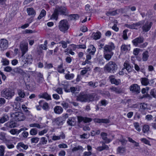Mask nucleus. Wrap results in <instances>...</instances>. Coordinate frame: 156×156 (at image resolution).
Here are the masks:
<instances>
[{"mask_svg":"<svg viewBox=\"0 0 156 156\" xmlns=\"http://www.w3.org/2000/svg\"><path fill=\"white\" fill-rule=\"evenodd\" d=\"M55 9L61 15H65L67 12L66 9L65 7H57Z\"/></svg>","mask_w":156,"mask_h":156,"instance_id":"obj_16","label":"nucleus"},{"mask_svg":"<svg viewBox=\"0 0 156 156\" xmlns=\"http://www.w3.org/2000/svg\"><path fill=\"white\" fill-rule=\"evenodd\" d=\"M97 96L95 94H86V98L87 101L86 102H92L94 100H97L98 98H97Z\"/></svg>","mask_w":156,"mask_h":156,"instance_id":"obj_9","label":"nucleus"},{"mask_svg":"<svg viewBox=\"0 0 156 156\" xmlns=\"http://www.w3.org/2000/svg\"><path fill=\"white\" fill-rule=\"evenodd\" d=\"M149 57V53L147 51H144L142 54V59L143 61H147Z\"/></svg>","mask_w":156,"mask_h":156,"instance_id":"obj_25","label":"nucleus"},{"mask_svg":"<svg viewBox=\"0 0 156 156\" xmlns=\"http://www.w3.org/2000/svg\"><path fill=\"white\" fill-rule=\"evenodd\" d=\"M67 123L69 125L73 126L76 124V119L74 117L69 118L67 121Z\"/></svg>","mask_w":156,"mask_h":156,"instance_id":"obj_26","label":"nucleus"},{"mask_svg":"<svg viewBox=\"0 0 156 156\" xmlns=\"http://www.w3.org/2000/svg\"><path fill=\"white\" fill-rule=\"evenodd\" d=\"M12 69L11 67L9 66H7L5 67L4 69V71L6 72H10L12 70Z\"/></svg>","mask_w":156,"mask_h":156,"instance_id":"obj_64","label":"nucleus"},{"mask_svg":"<svg viewBox=\"0 0 156 156\" xmlns=\"http://www.w3.org/2000/svg\"><path fill=\"white\" fill-rule=\"evenodd\" d=\"M106 52H104V57L108 61L110 60L113 54V53L111 52L110 53H106Z\"/></svg>","mask_w":156,"mask_h":156,"instance_id":"obj_36","label":"nucleus"},{"mask_svg":"<svg viewBox=\"0 0 156 156\" xmlns=\"http://www.w3.org/2000/svg\"><path fill=\"white\" fill-rule=\"evenodd\" d=\"M42 108L46 111H48L50 109V107L48 103L47 102L44 103L43 105Z\"/></svg>","mask_w":156,"mask_h":156,"instance_id":"obj_45","label":"nucleus"},{"mask_svg":"<svg viewBox=\"0 0 156 156\" xmlns=\"http://www.w3.org/2000/svg\"><path fill=\"white\" fill-rule=\"evenodd\" d=\"M11 117L16 120L22 121L25 119L23 114L21 112H16L11 114Z\"/></svg>","mask_w":156,"mask_h":156,"instance_id":"obj_5","label":"nucleus"},{"mask_svg":"<svg viewBox=\"0 0 156 156\" xmlns=\"http://www.w3.org/2000/svg\"><path fill=\"white\" fill-rule=\"evenodd\" d=\"M46 14V12L44 9H42L40 13V15L38 17V19L39 20L41 19L42 17L45 16Z\"/></svg>","mask_w":156,"mask_h":156,"instance_id":"obj_44","label":"nucleus"},{"mask_svg":"<svg viewBox=\"0 0 156 156\" xmlns=\"http://www.w3.org/2000/svg\"><path fill=\"white\" fill-rule=\"evenodd\" d=\"M20 48L22 53V56H23L28 51V43L25 41L22 42L20 44Z\"/></svg>","mask_w":156,"mask_h":156,"instance_id":"obj_6","label":"nucleus"},{"mask_svg":"<svg viewBox=\"0 0 156 156\" xmlns=\"http://www.w3.org/2000/svg\"><path fill=\"white\" fill-rule=\"evenodd\" d=\"M54 111L56 114H60L63 112V109L61 107L57 106L55 107Z\"/></svg>","mask_w":156,"mask_h":156,"instance_id":"obj_28","label":"nucleus"},{"mask_svg":"<svg viewBox=\"0 0 156 156\" xmlns=\"http://www.w3.org/2000/svg\"><path fill=\"white\" fill-rule=\"evenodd\" d=\"M59 13L58 11L55 9L54 10L53 13L51 16V18L52 19H55L57 20L58 19V16Z\"/></svg>","mask_w":156,"mask_h":156,"instance_id":"obj_37","label":"nucleus"},{"mask_svg":"<svg viewBox=\"0 0 156 156\" xmlns=\"http://www.w3.org/2000/svg\"><path fill=\"white\" fill-rule=\"evenodd\" d=\"M115 48L114 44L112 42L109 43L108 44L106 45L104 48V52H111L112 50H114Z\"/></svg>","mask_w":156,"mask_h":156,"instance_id":"obj_7","label":"nucleus"},{"mask_svg":"<svg viewBox=\"0 0 156 156\" xmlns=\"http://www.w3.org/2000/svg\"><path fill=\"white\" fill-rule=\"evenodd\" d=\"M150 94L151 95L156 98V89L151 90L150 91Z\"/></svg>","mask_w":156,"mask_h":156,"instance_id":"obj_55","label":"nucleus"},{"mask_svg":"<svg viewBox=\"0 0 156 156\" xmlns=\"http://www.w3.org/2000/svg\"><path fill=\"white\" fill-rule=\"evenodd\" d=\"M90 70V68L89 67H85L80 72V74L82 75H83L86 74L88 71Z\"/></svg>","mask_w":156,"mask_h":156,"instance_id":"obj_49","label":"nucleus"},{"mask_svg":"<svg viewBox=\"0 0 156 156\" xmlns=\"http://www.w3.org/2000/svg\"><path fill=\"white\" fill-rule=\"evenodd\" d=\"M15 95L14 90L7 88L3 89L1 92V95L7 99H11Z\"/></svg>","mask_w":156,"mask_h":156,"instance_id":"obj_1","label":"nucleus"},{"mask_svg":"<svg viewBox=\"0 0 156 156\" xmlns=\"http://www.w3.org/2000/svg\"><path fill=\"white\" fill-rule=\"evenodd\" d=\"M100 133V131L99 130H93L91 132V136H94L96 135H99Z\"/></svg>","mask_w":156,"mask_h":156,"instance_id":"obj_56","label":"nucleus"},{"mask_svg":"<svg viewBox=\"0 0 156 156\" xmlns=\"http://www.w3.org/2000/svg\"><path fill=\"white\" fill-rule=\"evenodd\" d=\"M124 67L122 69V70L126 69L128 72H130L132 71V68L128 61H126L123 65Z\"/></svg>","mask_w":156,"mask_h":156,"instance_id":"obj_18","label":"nucleus"},{"mask_svg":"<svg viewBox=\"0 0 156 156\" xmlns=\"http://www.w3.org/2000/svg\"><path fill=\"white\" fill-rule=\"evenodd\" d=\"M6 102L5 99L3 98H0V107L3 105Z\"/></svg>","mask_w":156,"mask_h":156,"instance_id":"obj_58","label":"nucleus"},{"mask_svg":"<svg viewBox=\"0 0 156 156\" xmlns=\"http://www.w3.org/2000/svg\"><path fill=\"white\" fill-rule=\"evenodd\" d=\"M94 122L98 123H108L110 121L109 119H94Z\"/></svg>","mask_w":156,"mask_h":156,"instance_id":"obj_24","label":"nucleus"},{"mask_svg":"<svg viewBox=\"0 0 156 156\" xmlns=\"http://www.w3.org/2000/svg\"><path fill=\"white\" fill-rule=\"evenodd\" d=\"M65 77L66 79L71 80L74 77V75L73 73L69 74L68 73L65 75Z\"/></svg>","mask_w":156,"mask_h":156,"instance_id":"obj_39","label":"nucleus"},{"mask_svg":"<svg viewBox=\"0 0 156 156\" xmlns=\"http://www.w3.org/2000/svg\"><path fill=\"white\" fill-rule=\"evenodd\" d=\"M17 93L19 96L24 98L25 96V94L23 90L21 89H18Z\"/></svg>","mask_w":156,"mask_h":156,"instance_id":"obj_38","label":"nucleus"},{"mask_svg":"<svg viewBox=\"0 0 156 156\" xmlns=\"http://www.w3.org/2000/svg\"><path fill=\"white\" fill-rule=\"evenodd\" d=\"M69 27V23L66 20H62L59 23V29L62 32H65L68 29Z\"/></svg>","mask_w":156,"mask_h":156,"instance_id":"obj_4","label":"nucleus"},{"mask_svg":"<svg viewBox=\"0 0 156 156\" xmlns=\"http://www.w3.org/2000/svg\"><path fill=\"white\" fill-rule=\"evenodd\" d=\"M130 45H126L125 44H123L121 47V51H127L130 50Z\"/></svg>","mask_w":156,"mask_h":156,"instance_id":"obj_34","label":"nucleus"},{"mask_svg":"<svg viewBox=\"0 0 156 156\" xmlns=\"http://www.w3.org/2000/svg\"><path fill=\"white\" fill-rule=\"evenodd\" d=\"M149 129V127L148 125H145L144 126L143 129V131L144 133H147Z\"/></svg>","mask_w":156,"mask_h":156,"instance_id":"obj_51","label":"nucleus"},{"mask_svg":"<svg viewBox=\"0 0 156 156\" xmlns=\"http://www.w3.org/2000/svg\"><path fill=\"white\" fill-rule=\"evenodd\" d=\"M109 79L112 83L116 85H118L121 83V80L120 79L117 80L115 79L113 76H109Z\"/></svg>","mask_w":156,"mask_h":156,"instance_id":"obj_19","label":"nucleus"},{"mask_svg":"<svg viewBox=\"0 0 156 156\" xmlns=\"http://www.w3.org/2000/svg\"><path fill=\"white\" fill-rule=\"evenodd\" d=\"M57 71L58 72L60 73H62L64 72L65 70L63 68L62 66L60 65L58 66Z\"/></svg>","mask_w":156,"mask_h":156,"instance_id":"obj_59","label":"nucleus"},{"mask_svg":"<svg viewBox=\"0 0 156 156\" xmlns=\"http://www.w3.org/2000/svg\"><path fill=\"white\" fill-rule=\"evenodd\" d=\"M4 126L8 128H11L16 126V123L13 121H10L5 124Z\"/></svg>","mask_w":156,"mask_h":156,"instance_id":"obj_22","label":"nucleus"},{"mask_svg":"<svg viewBox=\"0 0 156 156\" xmlns=\"http://www.w3.org/2000/svg\"><path fill=\"white\" fill-rule=\"evenodd\" d=\"M140 80L142 84L143 85L147 86L149 84V80L146 77L142 78Z\"/></svg>","mask_w":156,"mask_h":156,"instance_id":"obj_31","label":"nucleus"},{"mask_svg":"<svg viewBox=\"0 0 156 156\" xmlns=\"http://www.w3.org/2000/svg\"><path fill=\"white\" fill-rule=\"evenodd\" d=\"M144 40V39L143 37H139L133 40L132 41V42L134 46L138 47L140 44L143 42Z\"/></svg>","mask_w":156,"mask_h":156,"instance_id":"obj_12","label":"nucleus"},{"mask_svg":"<svg viewBox=\"0 0 156 156\" xmlns=\"http://www.w3.org/2000/svg\"><path fill=\"white\" fill-rule=\"evenodd\" d=\"M129 90L132 93L138 94L140 92V86L137 84H132L129 87Z\"/></svg>","mask_w":156,"mask_h":156,"instance_id":"obj_8","label":"nucleus"},{"mask_svg":"<svg viewBox=\"0 0 156 156\" xmlns=\"http://www.w3.org/2000/svg\"><path fill=\"white\" fill-rule=\"evenodd\" d=\"M141 24V22H140L131 24H125V26L127 28L131 29H137Z\"/></svg>","mask_w":156,"mask_h":156,"instance_id":"obj_11","label":"nucleus"},{"mask_svg":"<svg viewBox=\"0 0 156 156\" xmlns=\"http://www.w3.org/2000/svg\"><path fill=\"white\" fill-rule=\"evenodd\" d=\"M65 138L64 134L62 133L59 136H53L52 139L54 140H56L61 139H64Z\"/></svg>","mask_w":156,"mask_h":156,"instance_id":"obj_30","label":"nucleus"},{"mask_svg":"<svg viewBox=\"0 0 156 156\" xmlns=\"http://www.w3.org/2000/svg\"><path fill=\"white\" fill-rule=\"evenodd\" d=\"M61 105L63 107V108L66 109L69 107V105L67 102L65 101H63L61 104Z\"/></svg>","mask_w":156,"mask_h":156,"instance_id":"obj_53","label":"nucleus"},{"mask_svg":"<svg viewBox=\"0 0 156 156\" xmlns=\"http://www.w3.org/2000/svg\"><path fill=\"white\" fill-rule=\"evenodd\" d=\"M70 18L72 20H76L79 19V16L77 14H71L69 16Z\"/></svg>","mask_w":156,"mask_h":156,"instance_id":"obj_40","label":"nucleus"},{"mask_svg":"<svg viewBox=\"0 0 156 156\" xmlns=\"http://www.w3.org/2000/svg\"><path fill=\"white\" fill-rule=\"evenodd\" d=\"M59 43L62 44V47L64 48H66L67 47V43L64 41H61Z\"/></svg>","mask_w":156,"mask_h":156,"instance_id":"obj_62","label":"nucleus"},{"mask_svg":"<svg viewBox=\"0 0 156 156\" xmlns=\"http://www.w3.org/2000/svg\"><path fill=\"white\" fill-rule=\"evenodd\" d=\"M117 152L120 154H123L125 152L124 147H119L117 150Z\"/></svg>","mask_w":156,"mask_h":156,"instance_id":"obj_46","label":"nucleus"},{"mask_svg":"<svg viewBox=\"0 0 156 156\" xmlns=\"http://www.w3.org/2000/svg\"><path fill=\"white\" fill-rule=\"evenodd\" d=\"M27 11L28 14L29 15H31L34 16L35 15V12L33 8H27Z\"/></svg>","mask_w":156,"mask_h":156,"instance_id":"obj_35","label":"nucleus"},{"mask_svg":"<svg viewBox=\"0 0 156 156\" xmlns=\"http://www.w3.org/2000/svg\"><path fill=\"white\" fill-rule=\"evenodd\" d=\"M76 100L80 102H86V101H87L86 98V94H85L83 93H80L76 97Z\"/></svg>","mask_w":156,"mask_h":156,"instance_id":"obj_14","label":"nucleus"},{"mask_svg":"<svg viewBox=\"0 0 156 156\" xmlns=\"http://www.w3.org/2000/svg\"><path fill=\"white\" fill-rule=\"evenodd\" d=\"M53 90L56 92L58 94H63L62 89L61 87H58L56 89L54 88Z\"/></svg>","mask_w":156,"mask_h":156,"instance_id":"obj_50","label":"nucleus"},{"mask_svg":"<svg viewBox=\"0 0 156 156\" xmlns=\"http://www.w3.org/2000/svg\"><path fill=\"white\" fill-rule=\"evenodd\" d=\"M9 116L6 114L4 115L0 119V123H3L9 120Z\"/></svg>","mask_w":156,"mask_h":156,"instance_id":"obj_33","label":"nucleus"},{"mask_svg":"<svg viewBox=\"0 0 156 156\" xmlns=\"http://www.w3.org/2000/svg\"><path fill=\"white\" fill-rule=\"evenodd\" d=\"M12 105L13 106V109L16 111L19 109L20 107V104L18 103H14V104Z\"/></svg>","mask_w":156,"mask_h":156,"instance_id":"obj_47","label":"nucleus"},{"mask_svg":"<svg viewBox=\"0 0 156 156\" xmlns=\"http://www.w3.org/2000/svg\"><path fill=\"white\" fill-rule=\"evenodd\" d=\"M117 10L113 11H109L106 13V14L108 16H115L117 14Z\"/></svg>","mask_w":156,"mask_h":156,"instance_id":"obj_41","label":"nucleus"},{"mask_svg":"<svg viewBox=\"0 0 156 156\" xmlns=\"http://www.w3.org/2000/svg\"><path fill=\"white\" fill-rule=\"evenodd\" d=\"M38 97L40 98H43L48 100H51V96L46 92L41 94L39 95Z\"/></svg>","mask_w":156,"mask_h":156,"instance_id":"obj_20","label":"nucleus"},{"mask_svg":"<svg viewBox=\"0 0 156 156\" xmlns=\"http://www.w3.org/2000/svg\"><path fill=\"white\" fill-rule=\"evenodd\" d=\"M101 34L99 32L96 33H93L92 34V37L94 40H98L101 37Z\"/></svg>","mask_w":156,"mask_h":156,"instance_id":"obj_32","label":"nucleus"},{"mask_svg":"<svg viewBox=\"0 0 156 156\" xmlns=\"http://www.w3.org/2000/svg\"><path fill=\"white\" fill-rule=\"evenodd\" d=\"M134 126L136 129L138 131L140 132L141 130L139 124L137 122H135L133 123Z\"/></svg>","mask_w":156,"mask_h":156,"instance_id":"obj_54","label":"nucleus"},{"mask_svg":"<svg viewBox=\"0 0 156 156\" xmlns=\"http://www.w3.org/2000/svg\"><path fill=\"white\" fill-rule=\"evenodd\" d=\"M77 88L74 87H71L70 90H68L67 92H69L71 91L73 93H74L76 91Z\"/></svg>","mask_w":156,"mask_h":156,"instance_id":"obj_63","label":"nucleus"},{"mask_svg":"<svg viewBox=\"0 0 156 156\" xmlns=\"http://www.w3.org/2000/svg\"><path fill=\"white\" fill-rule=\"evenodd\" d=\"M152 25V23L150 21H147L143 26L142 29L143 31L147 32L151 29Z\"/></svg>","mask_w":156,"mask_h":156,"instance_id":"obj_13","label":"nucleus"},{"mask_svg":"<svg viewBox=\"0 0 156 156\" xmlns=\"http://www.w3.org/2000/svg\"><path fill=\"white\" fill-rule=\"evenodd\" d=\"M33 58L31 55H26L22 58L21 64L23 66L25 67L27 65H30L32 63Z\"/></svg>","mask_w":156,"mask_h":156,"instance_id":"obj_3","label":"nucleus"},{"mask_svg":"<svg viewBox=\"0 0 156 156\" xmlns=\"http://www.w3.org/2000/svg\"><path fill=\"white\" fill-rule=\"evenodd\" d=\"M101 135L102 138L105 141L106 143H108L112 141L111 139L107 138V134L106 133L102 132L101 133Z\"/></svg>","mask_w":156,"mask_h":156,"instance_id":"obj_21","label":"nucleus"},{"mask_svg":"<svg viewBox=\"0 0 156 156\" xmlns=\"http://www.w3.org/2000/svg\"><path fill=\"white\" fill-rule=\"evenodd\" d=\"M39 138L37 137H34L33 138H32L31 139V142L32 143H37L38 141H39Z\"/></svg>","mask_w":156,"mask_h":156,"instance_id":"obj_61","label":"nucleus"},{"mask_svg":"<svg viewBox=\"0 0 156 156\" xmlns=\"http://www.w3.org/2000/svg\"><path fill=\"white\" fill-rule=\"evenodd\" d=\"M140 140L142 143H144L147 145L150 146V141L145 138H141L140 139Z\"/></svg>","mask_w":156,"mask_h":156,"instance_id":"obj_52","label":"nucleus"},{"mask_svg":"<svg viewBox=\"0 0 156 156\" xmlns=\"http://www.w3.org/2000/svg\"><path fill=\"white\" fill-rule=\"evenodd\" d=\"M8 41L5 39H2L0 40V48L2 50L6 49L8 47Z\"/></svg>","mask_w":156,"mask_h":156,"instance_id":"obj_10","label":"nucleus"},{"mask_svg":"<svg viewBox=\"0 0 156 156\" xmlns=\"http://www.w3.org/2000/svg\"><path fill=\"white\" fill-rule=\"evenodd\" d=\"M78 122L80 123L82 122L84 123H87L91 122L92 119L91 118L87 117H84L81 116H78L77 117Z\"/></svg>","mask_w":156,"mask_h":156,"instance_id":"obj_15","label":"nucleus"},{"mask_svg":"<svg viewBox=\"0 0 156 156\" xmlns=\"http://www.w3.org/2000/svg\"><path fill=\"white\" fill-rule=\"evenodd\" d=\"M48 130V129H44L41 131H39L38 132V134L40 136H42L44 134L46 133Z\"/></svg>","mask_w":156,"mask_h":156,"instance_id":"obj_60","label":"nucleus"},{"mask_svg":"<svg viewBox=\"0 0 156 156\" xmlns=\"http://www.w3.org/2000/svg\"><path fill=\"white\" fill-rule=\"evenodd\" d=\"M1 62L3 66H8L9 64V62L6 58H2L1 60Z\"/></svg>","mask_w":156,"mask_h":156,"instance_id":"obj_42","label":"nucleus"},{"mask_svg":"<svg viewBox=\"0 0 156 156\" xmlns=\"http://www.w3.org/2000/svg\"><path fill=\"white\" fill-rule=\"evenodd\" d=\"M47 138L44 137L41 138L40 141V143L41 145H44L47 144Z\"/></svg>","mask_w":156,"mask_h":156,"instance_id":"obj_43","label":"nucleus"},{"mask_svg":"<svg viewBox=\"0 0 156 156\" xmlns=\"http://www.w3.org/2000/svg\"><path fill=\"white\" fill-rule=\"evenodd\" d=\"M53 124L56 126H58L62 125V121L60 118H57L54 119L53 122Z\"/></svg>","mask_w":156,"mask_h":156,"instance_id":"obj_27","label":"nucleus"},{"mask_svg":"<svg viewBox=\"0 0 156 156\" xmlns=\"http://www.w3.org/2000/svg\"><path fill=\"white\" fill-rule=\"evenodd\" d=\"M29 126L31 127H36L38 128H41L40 125L39 124L36 123L30 124Z\"/></svg>","mask_w":156,"mask_h":156,"instance_id":"obj_57","label":"nucleus"},{"mask_svg":"<svg viewBox=\"0 0 156 156\" xmlns=\"http://www.w3.org/2000/svg\"><path fill=\"white\" fill-rule=\"evenodd\" d=\"M38 131L36 128H32L30 131V133L31 135H35L37 133Z\"/></svg>","mask_w":156,"mask_h":156,"instance_id":"obj_48","label":"nucleus"},{"mask_svg":"<svg viewBox=\"0 0 156 156\" xmlns=\"http://www.w3.org/2000/svg\"><path fill=\"white\" fill-rule=\"evenodd\" d=\"M117 69V66L116 64L111 61L107 63L104 67L105 70L110 73H114Z\"/></svg>","mask_w":156,"mask_h":156,"instance_id":"obj_2","label":"nucleus"},{"mask_svg":"<svg viewBox=\"0 0 156 156\" xmlns=\"http://www.w3.org/2000/svg\"><path fill=\"white\" fill-rule=\"evenodd\" d=\"M96 51V48L93 45H91L90 46L89 48L87 50V51L89 53V54L93 55Z\"/></svg>","mask_w":156,"mask_h":156,"instance_id":"obj_29","label":"nucleus"},{"mask_svg":"<svg viewBox=\"0 0 156 156\" xmlns=\"http://www.w3.org/2000/svg\"><path fill=\"white\" fill-rule=\"evenodd\" d=\"M109 89L111 91L115 92V93L118 94H120L122 92L121 88L113 86L110 87Z\"/></svg>","mask_w":156,"mask_h":156,"instance_id":"obj_23","label":"nucleus"},{"mask_svg":"<svg viewBox=\"0 0 156 156\" xmlns=\"http://www.w3.org/2000/svg\"><path fill=\"white\" fill-rule=\"evenodd\" d=\"M28 129L26 127L22 128L19 130H18L17 129H11L10 132L12 135L18 134L21 131L24 130H26Z\"/></svg>","mask_w":156,"mask_h":156,"instance_id":"obj_17","label":"nucleus"}]
</instances>
